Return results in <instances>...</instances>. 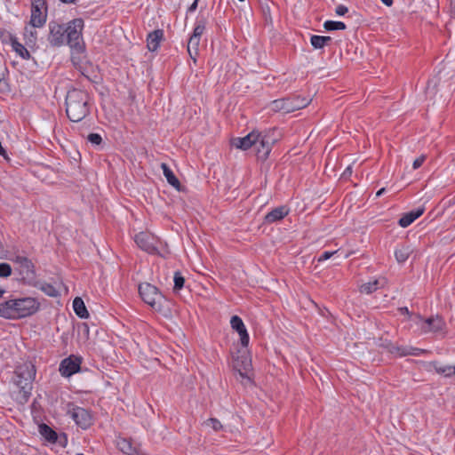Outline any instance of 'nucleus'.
<instances>
[{"label":"nucleus","instance_id":"obj_1","mask_svg":"<svg viewBox=\"0 0 455 455\" xmlns=\"http://www.w3.org/2000/svg\"><path fill=\"white\" fill-rule=\"evenodd\" d=\"M39 306V302L30 297L10 299L0 304V316L6 319L27 317L35 314Z\"/></svg>","mask_w":455,"mask_h":455},{"label":"nucleus","instance_id":"obj_2","mask_svg":"<svg viewBox=\"0 0 455 455\" xmlns=\"http://www.w3.org/2000/svg\"><path fill=\"white\" fill-rule=\"evenodd\" d=\"M84 26L83 19L77 18L69 21L65 28L67 41L72 50V61L76 66L79 65L85 58V44L82 36Z\"/></svg>","mask_w":455,"mask_h":455},{"label":"nucleus","instance_id":"obj_3","mask_svg":"<svg viewBox=\"0 0 455 455\" xmlns=\"http://www.w3.org/2000/svg\"><path fill=\"white\" fill-rule=\"evenodd\" d=\"M89 95L82 90L73 89L66 96V113L72 122H80L90 113Z\"/></svg>","mask_w":455,"mask_h":455},{"label":"nucleus","instance_id":"obj_4","mask_svg":"<svg viewBox=\"0 0 455 455\" xmlns=\"http://www.w3.org/2000/svg\"><path fill=\"white\" fill-rule=\"evenodd\" d=\"M139 292L143 301L153 309L164 311L166 299L156 286L148 283H141L139 286Z\"/></svg>","mask_w":455,"mask_h":455},{"label":"nucleus","instance_id":"obj_5","mask_svg":"<svg viewBox=\"0 0 455 455\" xmlns=\"http://www.w3.org/2000/svg\"><path fill=\"white\" fill-rule=\"evenodd\" d=\"M16 384L27 395L32 388V382L36 377V368L31 362H25L16 369Z\"/></svg>","mask_w":455,"mask_h":455},{"label":"nucleus","instance_id":"obj_6","mask_svg":"<svg viewBox=\"0 0 455 455\" xmlns=\"http://www.w3.org/2000/svg\"><path fill=\"white\" fill-rule=\"evenodd\" d=\"M233 366L241 377L243 384L251 383L252 378L251 359L245 352L235 358Z\"/></svg>","mask_w":455,"mask_h":455},{"label":"nucleus","instance_id":"obj_7","mask_svg":"<svg viewBox=\"0 0 455 455\" xmlns=\"http://www.w3.org/2000/svg\"><path fill=\"white\" fill-rule=\"evenodd\" d=\"M413 323L423 332H439L442 331L445 327L444 321L439 317L438 315L434 317H429L426 320H424L419 315H415L414 318L412 319Z\"/></svg>","mask_w":455,"mask_h":455},{"label":"nucleus","instance_id":"obj_8","mask_svg":"<svg viewBox=\"0 0 455 455\" xmlns=\"http://www.w3.org/2000/svg\"><path fill=\"white\" fill-rule=\"evenodd\" d=\"M135 243L143 251L148 253H156L159 240L153 234L140 232L135 235Z\"/></svg>","mask_w":455,"mask_h":455},{"label":"nucleus","instance_id":"obj_9","mask_svg":"<svg viewBox=\"0 0 455 455\" xmlns=\"http://www.w3.org/2000/svg\"><path fill=\"white\" fill-rule=\"evenodd\" d=\"M49 36L48 42L53 47H60L65 42V28L54 21H51L48 25Z\"/></svg>","mask_w":455,"mask_h":455},{"label":"nucleus","instance_id":"obj_10","mask_svg":"<svg viewBox=\"0 0 455 455\" xmlns=\"http://www.w3.org/2000/svg\"><path fill=\"white\" fill-rule=\"evenodd\" d=\"M260 138V132L258 131H252L243 138H235L232 140V146L241 150H247L254 145L258 144Z\"/></svg>","mask_w":455,"mask_h":455},{"label":"nucleus","instance_id":"obj_11","mask_svg":"<svg viewBox=\"0 0 455 455\" xmlns=\"http://www.w3.org/2000/svg\"><path fill=\"white\" fill-rule=\"evenodd\" d=\"M69 414L76 424L84 429L88 428L92 424V418L90 412L82 407L74 408L69 411Z\"/></svg>","mask_w":455,"mask_h":455},{"label":"nucleus","instance_id":"obj_12","mask_svg":"<svg viewBox=\"0 0 455 455\" xmlns=\"http://www.w3.org/2000/svg\"><path fill=\"white\" fill-rule=\"evenodd\" d=\"M274 142L275 140L270 139L267 133H260V138L258 141V144L254 145L258 158L266 160L272 149V145Z\"/></svg>","mask_w":455,"mask_h":455},{"label":"nucleus","instance_id":"obj_13","mask_svg":"<svg viewBox=\"0 0 455 455\" xmlns=\"http://www.w3.org/2000/svg\"><path fill=\"white\" fill-rule=\"evenodd\" d=\"M381 346L391 354H395L398 356L418 355L421 352H423V350L419 348L399 347L387 340L384 343H382Z\"/></svg>","mask_w":455,"mask_h":455},{"label":"nucleus","instance_id":"obj_14","mask_svg":"<svg viewBox=\"0 0 455 455\" xmlns=\"http://www.w3.org/2000/svg\"><path fill=\"white\" fill-rule=\"evenodd\" d=\"M81 359L76 356H69L64 359L60 366L62 376L69 377L80 370Z\"/></svg>","mask_w":455,"mask_h":455},{"label":"nucleus","instance_id":"obj_15","mask_svg":"<svg viewBox=\"0 0 455 455\" xmlns=\"http://www.w3.org/2000/svg\"><path fill=\"white\" fill-rule=\"evenodd\" d=\"M427 371H435L437 374L445 378L455 376V365L443 363L440 362H430L427 365Z\"/></svg>","mask_w":455,"mask_h":455},{"label":"nucleus","instance_id":"obj_16","mask_svg":"<svg viewBox=\"0 0 455 455\" xmlns=\"http://www.w3.org/2000/svg\"><path fill=\"white\" fill-rule=\"evenodd\" d=\"M230 324L232 329L236 331L239 334L242 346L246 347L249 344L250 338L243 320L239 316L234 315L231 317Z\"/></svg>","mask_w":455,"mask_h":455},{"label":"nucleus","instance_id":"obj_17","mask_svg":"<svg viewBox=\"0 0 455 455\" xmlns=\"http://www.w3.org/2000/svg\"><path fill=\"white\" fill-rule=\"evenodd\" d=\"M13 261L19 265L20 274L25 278H33L35 276V267L31 260L23 256H17Z\"/></svg>","mask_w":455,"mask_h":455},{"label":"nucleus","instance_id":"obj_18","mask_svg":"<svg viewBox=\"0 0 455 455\" xmlns=\"http://www.w3.org/2000/svg\"><path fill=\"white\" fill-rule=\"evenodd\" d=\"M46 21V7H31L30 26L41 28Z\"/></svg>","mask_w":455,"mask_h":455},{"label":"nucleus","instance_id":"obj_19","mask_svg":"<svg viewBox=\"0 0 455 455\" xmlns=\"http://www.w3.org/2000/svg\"><path fill=\"white\" fill-rule=\"evenodd\" d=\"M272 110L274 111H283L285 113L293 112L298 110V105L293 106V100L291 99H279L273 100L270 104Z\"/></svg>","mask_w":455,"mask_h":455},{"label":"nucleus","instance_id":"obj_20","mask_svg":"<svg viewBox=\"0 0 455 455\" xmlns=\"http://www.w3.org/2000/svg\"><path fill=\"white\" fill-rule=\"evenodd\" d=\"M425 209L423 207L418 208L416 210L411 211L405 213L398 221L399 225L402 228H407L410 226L414 220H416L419 217H420Z\"/></svg>","mask_w":455,"mask_h":455},{"label":"nucleus","instance_id":"obj_21","mask_svg":"<svg viewBox=\"0 0 455 455\" xmlns=\"http://www.w3.org/2000/svg\"><path fill=\"white\" fill-rule=\"evenodd\" d=\"M164 33L162 30H155L148 36L147 45L149 51L155 52L158 49Z\"/></svg>","mask_w":455,"mask_h":455},{"label":"nucleus","instance_id":"obj_22","mask_svg":"<svg viewBox=\"0 0 455 455\" xmlns=\"http://www.w3.org/2000/svg\"><path fill=\"white\" fill-rule=\"evenodd\" d=\"M289 211L286 207L281 206L274 209L265 216V221L267 223H273L280 220L288 214Z\"/></svg>","mask_w":455,"mask_h":455},{"label":"nucleus","instance_id":"obj_23","mask_svg":"<svg viewBox=\"0 0 455 455\" xmlns=\"http://www.w3.org/2000/svg\"><path fill=\"white\" fill-rule=\"evenodd\" d=\"M385 283L386 280L384 278L376 279L374 281L362 284L359 288V291L361 293L371 294L377 291L379 288L383 287Z\"/></svg>","mask_w":455,"mask_h":455},{"label":"nucleus","instance_id":"obj_24","mask_svg":"<svg viewBox=\"0 0 455 455\" xmlns=\"http://www.w3.org/2000/svg\"><path fill=\"white\" fill-rule=\"evenodd\" d=\"M9 37L12 50L23 60H28L30 58V53L27 48L20 42H18L15 36L10 35Z\"/></svg>","mask_w":455,"mask_h":455},{"label":"nucleus","instance_id":"obj_25","mask_svg":"<svg viewBox=\"0 0 455 455\" xmlns=\"http://www.w3.org/2000/svg\"><path fill=\"white\" fill-rule=\"evenodd\" d=\"M199 37H196L191 36L188 42V52L189 57L193 60L194 63L196 62V57L199 53V44H200Z\"/></svg>","mask_w":455,"mask_h":455},{"label":"nucleus","instance_id":"obj_26","mask_svg":"<svg viewBox=\"0 0 455 455\" xmlns=\"http://www.w3.org/2000/svg\"><path fill=\"white\" fill-rule=\"evenodd\" d=\"M117 446L119 450L128 455H140V451L137 447H134L131 441L122 438L117 441Z\"/></svg>","mask_w":455,"mask_h":455},{"label":"nucleus","instance_id":"obj_27","mask_svg":"<svg viewBox=\"0 0 455 455\" xmlns=\"http://www.w3.org/2000/svg\"><path fill=\"white\" fill-rule=\"evenodd\" d=\"M161 168L168 183L173 188H175L177 190H180V183L178 178L172 172V171L169 168V166L166 164L163 163L161 164Z\"/></svg>","mask_w":455,"mask_h":455},{"label":"nucleus","instance_id":"obj_28","mask_svg":"<svg viewBox=\"0 0 455 455\" xmlns=\"http://www.w3.org/2000/svg\"><path fill=\"white\" fill-rule=\"evenodd\" d=\"M73 308L75 313L80 318H87L89 316L84 302L81 298H75V299L73 300Z\"/></svg>","mask_w":455,"mask_h":455},{"label":"nucleus","instance_id":"obj_29","mask_svg":"<svg viewBox=\"0 0 455 455\" xmlns=\"http://www.w3.org/2000/svg\"><path fill=\"white\" fill-rule=\"evenodd\" d=\"M412 252L410 246H402L397 248L395 251V256L398 263L405 262Z\"/></svg>","mask_w":455,"mask_h":455},{"label":"nucleus","instance_id":"obj_30","mask_svg":"<svg viewBox=\"0 0 455 455\" xmlns=\"http://www.w3.org/2000/svg\"><path fill=\"white\" fill-rule=\"evenodd\" d=\"M40 434L49 442L55 443L57 440V434L46 424L39 426Z\"/></svg>","mask_w":455,"mask_h":455},{"label":"nucleus","instance_id":"obj_31","mask_svg":"<svg viewBox=\"0 0 455 455\" xmlns=\"http://www.w3.org/2000/svg\"><path fill=\"white\" fill-rule=\"evenodd\" d=\"M207 25V19L205 17L199 18L196 22L191 36L201 38V36L204 34Z\"/></svg>","mask_w":455,"mask_h":455},{"label":"nucleus","instance_id":"obj_32","mask_svg":"<svg viewBox=\"0 0 455 455\" xmlns=\"http://www.w3.org/2000/svg\"><path fill=\"white\" fill-rule=\"evenodd\" d=\"M35 28H25L24 31V39L26 41V44L29 46L35 45L36 43L37 38V33L34 29Z\"/></svg>","mask_w":455,"mask_h":455},{"label":"nucleus","instance_id":"obj_33","mask_svg":"<svg viewBox=\"0 0 455 455\" xmlns=\"http://www.w3.org/2000/svg\"><path fill=\"white\" fill-rule=\"evenodd\" d=\"M38 288L46 295L50 297H57L59 295L58 290L51 283L43 282L38 283Z\"/></svg>","mask_w":455,"mask_h":455},{"label":"nucleus","instance_id":"obj_34","mask_svg":"<svg viewBox=\"0 0 455 455\" xmlns=\"http://www.w3.org/2000/svg\"><path fill=\"white\" fill-rule=\"evenodd\" d=\"M324 29L328 31L332 30H344L346 29V24L342 21L327 20L323 23Z\"/></svg>","mask_w":455,"mask_h":455},{"label":"nucleus","instance_id":"obj_35","mask_svg":"<svg viewBox=\"0 0 455 455\" xmlns=\"http://www.w3.org/2000/svg\"><path fill=\"white\" fill-rule=\"evenodd\" d=\"M204 425L205 427H210L214 431H220V430H221L223 428V426L220 423V421L219 419H215V418L208 419L207 420H205L204 422Z\"/></svg>","mask_w":455,"mask_h":455},{"label":"nucleus","instance_id":"obj_36","mask_svg":"<svg viewBox=\"0 0 455 455\" xmlns=\"http://www.w3.org/2000/svg\"><path fill=\"white\" fill-rule=\"evenodd\" d=\"M185 279L180 272L174 274V291L180 290L184 286Z\"/></svg>","mask_w":455,"mask_h":455},{"label":"nucleus","instance_id":"obj_37","mask_svg":"<svg viewBox=\"0 0 455 455\" xmlns=\"http://www.w3.org/2000/svg\"><path fill=\"white\" fill-rule=\"evenodd\" d=\"M291 100H293V106H299L298 107V109H300V108H303L305 107H307L310 100L309 99H307V98H301L299 96L296 97V98H292Z\"/></svg>","mask_w":455,"mask_h":455},{"label":"nucleus","instance_id":"obj_38","mask_svg":"<svg viewBox=\"0 0 455 455\" xmlns=\"http://www.w3.org/2000/svg\"><path fill=\"white\" fill-rule=\"evenodd\" d=\"M310 43L315 49H322L324 47V43L323 42L321 36H312Z\"/></svg>","mask_w":455,"mask_h":455},{"label":"nucleus","instance_id":"obj_39","mask_svg":"<svg viewBox=\"0 0 455 455\" xmlns=\"http://www.w3.org/2000/svg\"><path fill=\"white\" fill-rule=\"evenodd\" d=\"M11 274V266L8 263H0V277H8Z\"/></svg>","mask_w":455,"mask_h":455},{"label":"nucleus","instance_id":"obj_40","mask_svg":"<svg viewBox=\"0 0 455 455\" xmlns=\"http://www.w3.org/2000/svg\"><path fill=\"white\" fill-rule=\"evenodd\" d=\"M88 141H90L92 145L98 146L101 143L102 138L98 133H90L87 137Z\"/></svg>","mask_w":455,"mask_h":455},{"label":"nucleus","instance_id":"obj_41","mask_svg":"<svg viewBox=\"0 0 455 455\" xmlns=\"http://www.w3.org/2000/svg\"><path fill=\"white\" fill-rule=\"evenodd\" d=\"M338 251H324L319 258H318V262H321V261H323V260H326V259H329L331 257H332L335 253H337Z\"/></svg>","mask_w":455,"mask_h":455},{"label":"nucleus","instance_id":"obj_42","mask_svg":"<svg viewBox=\"0 0 455 455\" xmlns=\"http://www.w3.org/2000/svg\"><path fill=\"white\" fill-rule=\"evenodd\" d=\"M426 159V156L424 155L419 156L418 158H416L414 161H413V164H412V167L413 169H418L419 168L422 164L424 163Z\"/></svg>","mask_w":455,"mask_h":455},{"label":"nucleus","instance_id":"obj_43","mask_svg":"<svg viewBox=\"0 0 455 455\" xmlns=\"http://www.w3.org/2000/svg\"><path fill=\"white\" fill-rule=\"evenodd\" d=\"M348 12V9L345 5H338L335 9V12L339 16H343Z\"/></svg>","mask_w":455,"mask_h":455},{"label":"nucleus","instance_id":"obj_44","mask_svg":"<svg viewBox=\"0 0 455 455\" xmlns=\"http://www.w3.org/2000/svg\"><path fill=\"white\" fill-rule=\"evenodd\" d=\"M31 7H46L44 0H31Z\"/></svg>","mask_w":455,"mask_h":455},{"label":"nucleus","instance_id":"obj_45","mask_svg":"<svg viewBox=\"0 0 455 455\" xmlns=\"http://www.w3.org/2000/svg\"><path fill=\"white\" fill-rule=\"evenodd\" d=\"M400 311H401L403 314H406V315L409 316V318L413 322V320H412V319L414 318V316H415V315H410V312H409V310H408V308H407V307H401V308H400Z\"/></svg>","mask_w":455,"mask_h":455},{"label":"nucleus","instance_id":"obj_46","mask_svg":"<svg viewBox=\"0 0 455 455\" xmlns=\"http://www.w3.org/2000/svg\"><path fill=\"white\" fill-rule=\"evenodd\" d=\"M199 0H195L194 3L188 7V11L192 12L196 10Z\"/></svg>","mask_w":455,"mask_h":455},{"label":"nucleus","instance_id":"obj_47","mask_svg":"<svg viewBox=\"0 0 455 455\" xmlns=\"http://www.w3.org/2000/svg\"><path fill=\"white\" fill-rule=\"evenodd\" d=\"M352 173V167L351 166H347V169L344 171L342 176L343 177H348L350 176Z\"/></svg>","mask_w":455,"mask_h":455},{"label":"nucleus","instance_id":"obj_48","mask_svg":"<svg viewBox=\"0 0 455 455\" xmlns=\"http://www.w3.org/2000/svg\"><path fill=\"white\" fill-rule=\"evenodd\" d=\"M323 42L324 43V45H326L329 42L331 41V38L330 36H321Z\"/></svg>","mask_w":455,"mask_h":455},{"label":"nucleus","instance_id":"obj_49","mask_svg":"<svg viewBox=\"0 0 455 455\" xmlns=\"http://www.w3.org/2000/svg\"><path fill=\"white\" fill-rule=\"evenodd\" d=\"M451 10L452 14L455 15V0H451Z\"/></svg>","mask_w":455,"mask_h":455},{"label":"nucleus","instance_id":"obj_50","mask_svg":"<svg viewBox=\"0 0 455 455\" xmlns=\"http://www.w3.org/2000/svg\"><path fill=\"white\" fill-rule=\"evenodd\" d=\"M381 1L387 6H391L393 4V0H381Z\"/></svg>","mask_w":455,"mask_h":455},{"label":"nucleus","instance_id":"obj_51","mask_svg":"<svg viewBox=\"0 0 455 455\" xmlns=\"http://www.w3.org/2000/svg\"><path fill=\"white\" fill-rule=\"evenodd\" d=\"M385 192V188H382L381 189H379L377 193H376V196H380L383 193Z\"/></svg>","mask_w":455,"mask_h":455},{"label":"nucleus","instance_id":"obj_52","mask_svg":"<svg viewBox=\"0 0 455 455\" xmlns=\"http://www.w3.org/2000/svg\"><path fill=\"white\" fill-rule=\"evenodd\" d=\"M4 293V290H3L2 288H0V297L3 296V294Z\"/></svg>","mask_w":455,"mask_h":455},{"label":"nucleus","instance_id":"obj_53","mask_svg":"<svg viewBox=\"0 0 455 455\" xmlns=\"http://www.w3.org/2000/svg\"><path fill=\"white\" fill-rule=\"evenodd\" d=\"M76 455H84V454H82V453H78V454H76Z\"/></svg>","mask_w":455,"mask_h":455},{"label":"nucleus","instance_id":"obj_54","mask_svg":"<svg viewBox=\"0 0 455 455\" xmlns=\"http://www.w3.org/2000/svg\"><path fill=\"white\" fill-rule=\"evenodd\" d=\"M240 2H243L244 0H239Z\"/></svg>","mask_w":455,"mask_h":455}]
</instances>
